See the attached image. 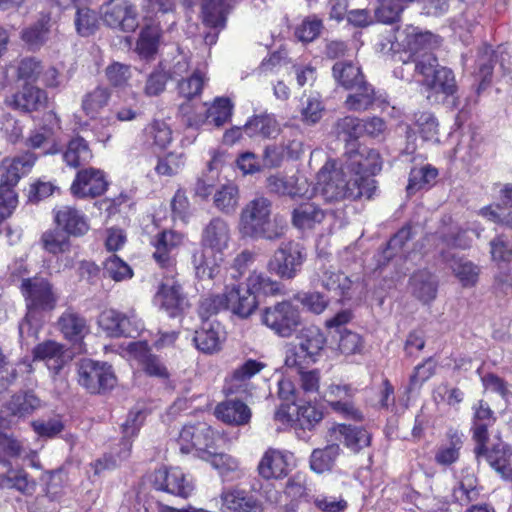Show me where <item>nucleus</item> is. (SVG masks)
<instances>
[{"label":"nucleus","mask_w":512,"mask_h":512,"mask_svg":"<svg viewBox=\"0 0 512 512\" xmlns=\"http://www.w3.org/2000/svg\"><path fill=\"white\" fill-rule=\"evenodd\" d=\"M272 202L265 197L249 201L240 213L238 229L243 237L277 241L286 231L285 221L275 216L271 221Z\"/></svg>","instance_id":"nucleus-2"},{"label":"nucleus","mask_w":512,"mask_h":512,"mask_svg":"<svg viewBox=\"0 0 512 512\" xmlns=\"http://www.w3.org/2000/svg\"><path fill=\"white\" fill-rule=\"evenodd\" d=\"M74 22L77 33L86 37L93 34L96 30L98 17L93 10L87 7H79L77 8Z\"/></svg>","instance_id":"nucleus-59"},{"label":"nucleus","mask_w":512,"mask_h":512,"mask_svg":"<svg viewBox=\"0 0 512 512\" xmlns=\"http://www.w3.org/2000/svg\"><path fill=\"white\" fill-rule=\"evenodd\" d=\"M108 187L104 173L101 170L88 168L78 171L71 185V193L77 198L97 197Z\"/></svg>","instance_id":"nucleus-14"},{"label":"nucleus","mask_w":512,"mask_h":512,"mask_svg":"<svg viewBox=\"0 0 512 512\" xmlns=\"http://www.w3.org/2000/svg\"><path fill=\"white\" fill-rule=\"evenodd\" d=\"M43 401L33 390H20L13 394L5 403L6 410L10 415L18 418H26L36 410L43 407Z\"/></svg>","instance_id":"nucleus-25"},{"label":"nucleus","mask_w":512,"mask_h":512,"mask_svg":"<svg viewBox=\"0 0 512 512\" xmlns=\"http://www.w3.org/2000/svg\"><path fill=\"white\" fill-rule=\"evenodd\" d=\"M91 158L92 152L88 146V143L81 136L72 138L69 141L67 149L63 154V159L66 164L73 168H77L87 163Z\"/></svg>","instance_id":"nucleus-46"},{"label":"nucleus","mask_w":512,"mask_h":512,"mask_svg":"<svg viewBox=\"0 0 512 512\" xmlns=\"http://www.w3.org/2000/svg\"><path fill=\"white\" fill-rule=\"evenodd\" d=\"M222 261V253H216L210 249L201 247L192 254V264L196 277L200 280L213 279L219 273V265Z\"/></svg>","instance_id":"nucleus-26"},{"label":"nucleus","mask_w":512,"mask_h":512,"mask_svg":"<svg viewBox=\"0 0 512 512\" xmlns=\"http://www.w3.org/2000/svg\"><path fill=\"white\" fill-rule=\"evenodd\" d=\"M180 450L189 453L192 448L207 457L214 448V431L205 423L185 425L179 434Z\"/></svg>","instance_id":"nucleus-10"},{"label":"nucleus","mask_w":512,"mask_h":512,"mask_svg":"<svg viewBox=\"0 0 512 512\" xmlns=\"http://www.w3.org/2000/svg\"><path fill=\"white\" fill-rule=\"evenodd\" d=\"M432 237L442 260L450 265L454 275L459 279L462 285L473 286L478 278V267L471 261L456 257L455 254L446 250V248L450 249L458 245L457 233L454 231H437Z\"/></svg>","instance_id":"nucleus-4"},{"label":"nucleus","mask_w":512,"mask_h":512,"mask_svg":"<svg viewBox=\"0 0 512 512\" xmlns=\"http://www.w3.org/2000/svg\"><path fill=\"white\" fill-rule=\"evenodd\" d=\"M334 431L338 434V440L354 453L371 444V434L363 427L338 424Z\"/></svg>","instance_id":"nucleus-33"},{"label":"nucleus","mask_w":512,"mask_h":512,"mask_svg":"<svg viewBox=\"0 0 512 512\" xmlns=\"http://www.w3.org/2000/svg\"><path fill=\"white\" fill-rule=\"evenodd\" d=\"M239 189L234 183H227L216 190L213 204L221 213L233 214L239 205Z\"/></svg>","instance_id":"nucleus-44"},{"label":"nucleus","mask_w":512,"mask_h":512,"mask_svg":"<svg viewBox=\"0 0 512 512\" xmlns=\"http://www.w3.org/2000/svg\"><path fill=\"white\" fill-rule=\"evenodd\" d=\"M306 259L304 246L296 241L282 242L267 263L271 274L284 280L295 278Z\"/></svg>","instance_id":"nucleus-6"},{"label":"nucleus","mask_w":512,"mask_h":512,"mask_svg":"<svg viewBox=\"0 0 512 512\" xmlns=\"http://www.w3.org/2000/svg\"><path fill=\"white\" fill-rule=\"evenodd\" d=\"M298 346L303 349L310 356H314L316 359L323 350L326 338L319 327L310 325L303 327L298 336Z\"/></svg>","instance_id":"nucleus-41"},{"label":"nucleus","mask_w":512,"mask_h":512,"mask_svg":"<svg viewBox=\"0 0 512 512\" xmlns=\"http://www.w3.org/2000/svg\"><path fill=\"white\" fill-rule=\"evenodd\" d=\"M265 364L249 359L245 361L240 367L235 369L227 382V391L230 394H237L246 391L247 381H249L254 375L259 373Z\"/></svg>","instance_id":"nucleus-37"},{"label":"nucleus","mask_w":512,"mask_h":512,"mask_svg":"<svg viewBox=\"0 0 512 512\" xmlns=\"http://www.w3.org/2000/svg\"><path fill=\"white\" fill-rule=\"evenodd\" d=\"M411 292L423 304H429L437 295L438 281L427 270L415 272L410 278Z\"/></svg>","instance_id":"nucleus-32"},{"label":"nucleus","mask_w":512,"mask_h":512,"mask_svg":"<svg viewBox=\"0 0 512 512\" xmlns=\"http://www.w3.org/2000/svg\"><path fill=\"white\" fill-rule=\"evenodd\" d=\"M36 157L27 152L13 159H5L0 167V192L4 194H15L13 187L18 183L21 176L30 171Z\"/></svg>","instance_id":"nucleus-13"},{"label":"nucleus","mask_w":512,"mask_h":512,"mask_svg":"<svg viewBox=\"0 0 512 512\" xmlns=\"http://www.w3.org/2000/svg\"><path fill=\"white\" fill-rule=\"evenodd\" d=\"M407 67L414 66V71L417 75L422 77L421 83L424 85L433 73L440 66L437 57L431 52H424L413 57L412 61L404 63Z\"/></svg>","instance_id":"nucleus-54"},{"label":"nucleus","mask_w":512,"mask_h":512,"mask_svg":"<svg viewBox=\"0 0 512 512\" xmlns=\"http://www.w3.org/2000/svg\"><path fill=\"white\" fill-rule=\"evenodd\" d=\"M261 322L276 335L289 338L302 324L299 307L289 300L265 307L261 312Z\"/></svg>","instance_id":"nucleus-5"},{"label":"nucleus","mask_w":512,"mask_h":512,"mask_svg":"<svg viewBox=\"0 0 512 512\" xmlns=\"http://www.w3.org/2000/svg\"><path fill=\"white\" fill-rule=\"evenodd\" d=\"M267 188L271 193L279 196L295 198L303 194L293 181L278 175H272L267 178Z\"/></svg>","instance_id":"nucleus-61"},{"label":"nucleus","mask_w":512,"mask_h":512,"mask_svg":"<svg viewBox=\"0 0 512 512\" xmlns=\"http://www.w3.org/2000/svg\"><path fill=\"white\" fill-rule=\"evenodd\" d=\"M243 132L249 137L272 138L278 134L279 125L273 115L261 114L250 119Z\"/></svg>","instance_id":"nucleus-38"},{"label":"nucleus","mask_w":512,"mask_h":512,"mask_svg":"<svg viewBox=\"0 0 512 512\" xmlns=\"http://www.w3.org/2000/svg\"><path fill=\"white\" fill-rule=\"evenodd\" d=\"M448 443L441 445L436 454L435 461L440 465H451L459 459L460 449L463 446L462 434L456 430L447 433Z\"/></svg>","instance_id":"nucleus-47"},{"label":"nucleus","mask_w":512,"mask_h":512,"mask_svg":"<svg viewBox=\"0 0 512 512\" xmlns=\"http://www.w3.org/2000/svg\"><path fill=\"white\" fill-rule=\"evenodd\" d=\"M33 359L45 361L53 377L60 375L69 361L65 346L54 340H45L37 344L33 350Z\"/></svg>","instance_id":"nucleus-17"},{"label":"nucleus","mask_w":512,"mask_h":512,"mask_svg":"<svg viewBox=\"0 0 512 512\" xmlns=\"http://www.w3.org/2000/svg\"><path fill=\"white\" fill-rule=\"evenodd\" d=\"M424 86L437 94L452 96L456 90V81L451 69L439 66L433 75L426 80Z\"/></svg>","instance_id":"nucleus-42"},{"label":"nucleus","mask_w":512,"mask_h":512,"mask_svg":"<svg viewBox=\"0 0 512 512\" xmlns=\"http://www.w3.org/2000/svg\"><path fill=\"white\" fill-rule=\"evenodd\" d=\"M110 96V90L102 86H98L91 92L86 93L82 99V109L84 113L94 118L101 109L107 106Z\"/></svg>","instance_id":"nucleus-51"},{"label":"nucleus","mask_w":512,"mask_h":512,"mask_svg":"<svg viewBox=\"0 0 512 512\" xmlns=\"http://www.w3.org/2000/svg\"><path fill=\"white\" fill-rule=\"evenodd\" d=\"M233 105L228 98H217L207 110V121L216 127L227 123L232 116Z\"/></svg>","instance_id":"nucleus-55"},{"label":"nucleus","mask_w":512,"mask_h":512,"mask_svg":"<svg viewBox=\"0 0 512 512\" xmlns=\"http://www.w3.org/2000/svg\"><path fill=\"white\" fill-rule=\"evenodd\" d=\"M76 365L78 383L89 393H105L115 386L116 377L111 365L88 358L80 359Z\"/></svg>","instance_id":"nucleus-7"},{"label":"nucleus","mask_w":512,"mask_h":512,"mask_svg":"<svg viewBox=\"0 0 512 512\" xmlns=\"http://www.w3.org/2000/svg\"><path fill=\"white\" fill-rule=\"evenodd\" d=\"M338 139L355 146L356 140L362 136L361 120L353 116H345L334 124Z\"/></svg>","instance_id":"nucleus-52"},{"label":"nucleus","mask_w":512,"mask_h":512,"mask_svg":"<svg viewBox=\"0 0 512 512\" xmlns=\"http://www.w3.org/2000/svg\"><path fill=\"white\" fill-rule=\"evenodd\" d=\"M490 254L493 261L512 262V242L504 235L490 241Z\"/></svg>","instance_id":"nucleus-64"},{"label":"nucleus","mask_w":512,"mask_h":512,"mask_svg":"<svg viewBox=\"0 0 512 512\" xmlns=\"http://www.w3.org/2000/svg\"><path fill=\"white\" fill-rule=\"evenodd\" d=\"M412 227L405 225L394 234L389 240L386 249L383 251V258L386 262L396 257L398 254L401 257H405V247L407 242L413 238Z\"/></svg>","instance_id":"nucleus-53"},{"label":"nucleus","mask_w":512,"mask_h":512,"mask_svg":"<svg viewBox=\"0 0 512 512\" xmlns=\"http://www.w3.org/2000/svg\"><path fill=\"white\" fill-rule=\"evenodd\" d=\"M259 474L265 479H279L288 474V463L285 455L274 449L266 451L258 465Z\"/></svg>","instance_id":"nucleus-36"},{"label":"nucleus","mask_w":512,"mask_h":512,"mask_svg":"<svg viewBox=\"0 0 512 512\" xmlns=\"http://www.w3.org/2000/svg\"><path fill=\"white\" fill-rule=\"evenodd\" d=\"M103 22L110 28L133 32L138 27L135 7L127 0H110L101 6Z\"/></svg>","instance_id":"nucleus-8"},{"label":"nucleus","mask_w":512,"mask_h":512,"mask_svg":"<svg viewBox=\"0 0 512 512\" xmlns=\"http://www.w3.org/2000/svg\"><path fill=\"white\" fill-rule=\"evenodd\" d=\"M54 221L69 236H82L89 230L85 215L72 206L66 205L55 209Z\"/></svg>","instance_id":"nucleus-23"},{"label":"nucleus","mask_w":512,"mask_h":512,"mask_svg":"<svg viewBox=\"0 0 512 512\" xmlns=\"http://www.w3.org/2000/svg\"><path fill=\"white\" fill-rule=\"evenodd\" d=\"M340 454L338 444H330L323 449H314L310 456V467L316 473H323L332 469Z\"/></svg>","instance_id":"nucleus-48"},{"label":"nucleus","mask_w":512,"mask_h":512,"mask_svg":"<svg viewBox=\"0 0 512 512\" xmlns=\"http://www.w3.org/2000/svg\"><path fill=\"white\" fill-rule=\"evenodd\" d=\"M375 180L371 178L347 177L342 169L332 162H326L317 174V185L327 202L357 200L361 197L371 198L376 189Z\"/></svg>","instance_id":"nucleus-1"},{"label":"nucleus","mask_w":512,"mask_h":512,"mask_svg":"<svg viewBox=\"0 0 512 512\" xmlns=\"http://www.w3.org/2000/svg\"><path fill=\"white\" fill-rule=\"evenodd\" d=\"M20 290L27 308V314L19 324V335L24 339L26 336L36 334L31 318L37 313L53 311L56 308L58 296L52 283L42 276L22 279Z\"/></svg>","instance_id":"nucleus-3"},{"label":"nucleus","mask_w":512,"mask_h":512,"mask_svg":"<svg viewBox=\"0 0 512 512\" xmlns=\"http://www.w3.org/2000/svg\"><path fill=\"white\" fill-rule=\"evenodd\" d=\"M228 310L240 318H247L257 308L256 295L248 287L233 286L224 292Z\"/></svg>","instance_id":"nucleus-19"},{"label":"nucleus","mask_w":512,"mask_h":512,"mask_svg":"<svg viewBox=\"0 0 512 512\" xmlns=\"http://www.w3.org/2000/svg\"><path fill=\"white\" fill-rule=\"evenodd\" d=\"M229 240L230 229L228 223L220 217H214L203 229L201 247L221 254L228 247Z\"/></svg>","instance_id":"nucleus-21"},{"label":"nucleus","mask_w":512,"mask_h":512,"mask_svg":"<svg viewBox=\"0 0 512 512\" xmlns=\"http://www.w3.org/2000/svg\"><path fill=\"white\" fill-rule=\"evenodd\" d=\"M57 328L64 339L76 345H82L89 334L90 327L86 318L73 308H67L57 320Z\"/></svg>","instance_id":"nucleus-16"},{"label":"nucleus","mask_w":512,"mask_h":512,"mask_svg":"<svg viewBox=\"0 0 512 512\" xmlns=\"http://www.w3.org/2000/svg\"><path fill=\"white\" fill-rule=\"evenodd\" d=\"M332 76L337 85L345 90L359 87L366 81L360 65L350 60L337 61L332 67Z\"/></svg>","instance_id":"nucleus-27"},{"label":"nucleus","mask_w":512,"mask_h":512,"mask_svg":"<svg viewBox=\"0 0 512 512\" xmlns=\"http://www.w3.org/2000/svg\"><path fill=\"white\" fill-rule=\"evenodd\" d=\"M395 39L398 45L405 51L416 57L424 52H431L440 45V38L429 32L422 31L413 25L396 30Z\"/></svg>","instance_id":"nucleus-9"},{"label":"nucleus","mask_w":512,"mask_h":512,"mask_svg":"<svg viewBox=\"0 0 512 512\" xmlns=\"http://www.w3.org/2000/svg\"><path fill=\"white\" fill-rule=\"evenodd\" d=\"M47 101L46 92L32 85H24L22 90L15 93L8 101L9 105L24 112L37 111L44 107Z\"/></svg>","instance_id":"nucleus-29"},{"label":"nucleus","mask_w":512,"mask_h":512,"mask_svg":"<svg viewBox=\"0 0 512 512\" xmlns=\"http://www.w3.org/2000/svg\"><path fill=\"white\" fill-rule=\"evenodd\" d=\"M223 505L231 512H263L262 502L244 490H232L222 496Z\"/></svg>","instance_id":"nucleus-35"},{"label":"nucleus","mask_w":512,"mask_h":512,"mask_svg":"<svg viewBox=\"0 0 512 512\" xmlns=\"http://www.w3.org/2000/svg\"><path fill=\"white\" fill-rule=\"evenodd\" d=\"M215 415L224 423L241 426L249 423L252 414L250 408L244 402L227 400L216 406Z\"/></svg>","instance_id":"nucleus-30"},{"label":"nucleus","mask_w":512,"mask_h":512,"mask_svg":"<svg viewBox=\"0 0 512 512\" xmlns=\"http://www.w3.org/2000/svg\"><path fill=\"white\" fill-rule=\"evenodd\" d=\"M497 62L496 52L489 45H483L478 52L476 60L475 80L478 82L476 93L479 95L487 89L492 82V75L495 63Z\"/></svg>","instance_id":"nucleus-28"},{"label":"nucleus","mask_w":512,"mask_h":512,"mask_svg":"<svg viewBox=\"0 0 512 512\" xmlns=\"http://www.w3.org/2000/svg\"><path fill=\"white\" fill-rule=\"evenodd\" d=\"M350 91H353V93L349 94L345 100V106L348 110L365 111L375 102V90L367 81L361 83L359 87L350 89Z\"/></svg>","instance_id":"nucleus-43"},{"label":"nucleus","mask_w":512,"mask_h":512,"mask_svg":"<svg viewBox=\"0 0 512 512\" xmlns=\"http://www.w3.org/2000/svg\"><path fill=\"white\" fill-rule=\"evenodd\" d=\"M219 324L205 322L203 326L195 331L193 341L196 348L205 353L213 354L221 349V340L218 331Z\"/></svg>","instance_id":"nucleus-39"},{"label":"nucleus","mask_w":512,"mask_h":512,"mask_svg":"<svg viewBox=\"0 0 512 512\" xmlns=\"http://www.w3.org/2000/svg\"><path fill=\"white\" fill-rule=\"evenodd\" d=\"M202 16L207 26L222 28L226 22V16L230 10L228 0H202Z\"/></svg>","instance_id":"nucleus-40"},{"label":"nucleus","mask_w":512,"mask_h":512,"mask_svg":"<svg viewBox=\"0 0 512 512\" xmlns=\"http://www.w3.org/2000/svg\"><path fill=\"white\" fill-rule=\"evenodd\" d=\"M163 31L155 21L145 22L136 43L137 53L145 59H153L162 43Z\"/></svg>","instance_id":"nucleus-24"},{"label":"nucleus","mask_w":512,"mask_h":512,"mask_svg":"<svg viewBox=\"0 0 512 512\" xmlns=\"http://www.w3.org/2000/svg\"><path fill=\"white\" fill-rule=\"evenodd\" d=\"M201 457L210 462L223 477H227L238 469V461L235 458L225 453H217L215 449L207 457Z\"/></svg>","instance_id":"nucleus-63"},{"label":"nucleus","mask_w":512,"mask_h":512,"mask_svg":"<svg viewBox=\"0 0 512 512\" xmlns=\"http://www.w3.org/2000/svg\"><path fill=\"white\" fill-rule=\"evenodd\" d=\"M173 76L163 69H154L147 77L144 86V94L148 97L158 96L164 92L166 84Z\"/></svg>","instance_id":"nucleus-60"},{"label":"nucleus","mask_w":512,"mask_h":512,"mask_svg":"<svg viewBox=\"0 0 512 512\" xmlns=\"http://www.w3.org/2000/svg\"><path fill=\"white\" fill-rule=\"evenodd\" d=\"M346 167L353 177L371 178L381 171L382 159L380 153L375 149L363 148L349 149Z\"/></svg>","instance_id":"nucleus-12"},{"label":"nucleus","mask_w":512,"mask_h":512,"mask_svg":"<svg viewBox=\"0 0 512 512\" xmlns=\"http://www.w3.org/2000/svg\"><path fill=\"white\" fill-rule=\"evenodd\" d=\"M40 241L44 250L54 255L65 253L70 249L69 235L58 226L45 231Z\"/></svg>","instance_id":"nucleus-50"},{"label":"nucleus","mask_w":512,"mask_h":512,"mask_svg":"<svg viewBox=\"0 0 512 512\" xmlns=\"http://www.w3.org/2000/svg\"><path fill=\"white\" fill-rule=\"evenodd\" d=\"M475 456L478 462L484 457L502 478L512 480V449L508 445L500 441L489 448L485 444L484 451Z\"/></svg>","instance_id":"nucleus-20"},{"label":"nucleus","mask_w":512,"mask_h":512,"mask_svg":"<svg viewBox=\"0 0 512 512\" xmlns=\"http://www.w3.org/2000/svg\"><path fill=\"white\" fill-rule=\"evenodd\" d=\"M496 421L493 411L489 405L484 401H479L478 407L475 409L473 417V440L476 442L474 448L475 455H479L485 449V444H488L489 435L488 428L493 426Z\"/></svg>","instance_id":"nucleus-22"},{"label":"nucleus","mask_w":512,"mask_h":512,"mask_svg":"<svg viewBox=\"0 0 512 512\" xmlns=\"http://www.w3.org/2000/svg\"><path fill=\"white\" fill-rule=\"evenodd\" d=\"M103 273L115 281H122L133 275L131 267L114 254L104 262Z\"/></svg>","instance_id":"nucleus-58"},{"label":"nucleus","mask_w":512,"mask_h":512,"mask_svg":"<svg viewBox=\"0 0 512 512\" xmlns=\"http://www.w3.org/2000/svg\"><path fill=\"white\" fill-rule=\"evenodd\" d=\"M406 4L400 1L382 0L379 7L375 10V18L378 22L392 24L399 21L401 13Z\"/></svg>","instance_id":"nucleus-56"},{"label":"nucleus","mask_w":512,"mask_h":512,"mask_svg":"<svg viewBox=\"0 0 512 512\" xmlns=\"http://www.w3.org/2000/svg\"><path fill=\"white\" fill-rule=\"evenodd\" d=\"M183 235L174 230L158 233L153 241V258L163 269H172L176 265V250L182 244Z\"/></svg>","instance_id":"nucleus-15"},{"label":"nucleus","mask_w":512,"mask_h":512,"mask_svg":"<svg viewBox=\"0 0 512 512\" xmlns=\"http://www.w3.org/2000/svg\"><path fill=\"white\" fill-rule=\"evenodd\" d=\"M325 218V211L313 202H302L291 213V223L299 230L313 229Z\"/></svg>","instance_id":"nucleus-31"},{"label":"nucleus","mask_w":512,"mask_h":512,"mask_svg":"<svg viewBox=\"0 0 512 512\" xmlns=\"http://www.w3.org/2000/svg\"><path fill=\"white\" fill-rule=\"evenodd\" d=\"M438 176V170L431 165L413 168L409 174L407 193L412 195L417 191L430 187Z\"/></svg>","instance_id":"nucleus-49"},{"label":"nucleus","mask_w":512,"mask_h":512,"mask_svg":"<svg viewBox=\"0 0 512 512\" xmlns=\"http://www.w3.org/2000/svg\"><path fill=\"white\" fill-rule=\"evenodd\" d=\"M155 303L164 310L170 317L181 316L188 308V300L183 294L182 287L173 283L161 284L154 296Z\"/></svg>","instance_id":"nucleus-18"},{"label":"nucleus","mask_w":512,"mask_h":512,"mask_svg":"<svg viewBox=\"0 0 512 512\" xmlns=\"http://www.w3.org/2000/svg\"><path fill=\"white\" fill-rule=\"evenodd\" d=\"M151 482L156 490L184 499L188 498L193 491L192 483L186 479L183 471L177 467H163L156 470Z\"/></svg>","instance_id":"nucleus-11"},{"label":"nucleus","mask_w":512,"mask_h":512,"mask_svg":"<svg viewBox=\"0 0 512 512\" xmlns=\"http://www.w3.org/2000/svg\"><path fill=\"white\" fill-rule=\"evenodd\" d=\"M248 287L253 294L278 295L281 294V284L263 274H252L248 278Z\"/></svg>","instance_id":"nucleus-57"},{"label":"nucleus","mask_w":512,"mask_h":512,"mask_svg":"<svg viewBox=\"0 0 512 512\" xmlns=\"http://www.w3.org/2000/svg\"><path fill=\"white\" fill-rule=\"evenodd\" d=\"M415 125L424 140H432L438 134V121L428 111H419L414 114Z\"/></svg>","instance_id":"nucleus-62"},{"label":"nucleus","mask_w":512,"mask_h":512,"mask_svg":"<svg viewBox=\"0 0 512 512\" xmlns=\"http://www.w3.org/2000/svg\"><path fill=\"white\" fill-rule=\"evenodd\" d=\"M479 496L478 479L469 469H463L459 485L453 491L455 501L461 505H466L471 501L477 500Z\"/></svg>","instance_id":"nucleus-45"},{"label":"nucleus","mask_w":512,"mask_h":512,"mask_svg":"<svg viewBox=\"0 0 512 512\" xmlns=\"http://www.w3.org/2000/svg\"><path fill=\"white\" fill-rule=\"evenodd\" d=\"M318 275L322 285L327 290L337 292L343 299L351 298L350 290L353 283L348 276L336 270L334 267L325 264H322L319 268Z\"/></svg>","instance_id":"nucleus-34"}]
</instances>
